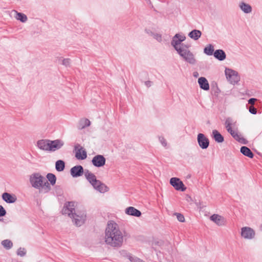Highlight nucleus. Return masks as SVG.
Listing matches in <instances>:
<instances>
[{"label": "nucleus", "instance_id": "obj_25", "mask_svg": "<svg viewBox=\"0 0 262 262\" xmlns=\"http://www.w3.org/2000/svg\"><path fill=\"white\" fill-rule=\"evenodd\" d=\"M202 35V32L198 30H193L188 34V36L194 40H198Z\"/></svg>", "mask_w": 262, "mask_h": 262}, {"label": "nucleus", "instance_id": "obj_9", "mask_svg": "<svg viewBox=\"0 0 262 262\" xmlns=\"http://www.w3.org/2000/svg\"><path fill=\"white\" fill-rule=\"evenodd\" d=\"M64 144V141L61 139L50 140V151L53 152L59 150L63 146Z\"/></svg>", "mask_w": 262, "mask_h": 262}, {"label": "nucleus", "instance_id": "obj_34", "mask_svg": "<svg viewBox=\"0 0 262 262\" xmlns=\"http://www.w3.org/2000/svg\"><path fill=\"white\" fill-rule=\"evenodd\" d=\"M152 37L159 42H161L162 41V34L159 33L155 32L154 34H153Z\"/></svg>", "mask_w": 262, "mask_h": 262}, {"label": "nucleus", "instance_id": "obj_43", "mask_svg": "<svg viewBox=\"0 0 262 262\" xmlns=\"http://www.w3.org/2000/svg\"><path fill=\"white\" fill-rule=\"evenodd\" d=\"M6 211L4 207L0 205V216H4L6 215Z\"/></svg>", "mask_w": 262, "mask_h": 262}, {"label": "nucleus", "instance_id": "obj_29", "mask_svg": "<svg viewBox=\"0 0 262 262\" xmlns=\"http://www.w3.org/2000/svg\"><path fill=\"white\" fill-rule=\"evenodd\" d=\"M65 167V163L63 161L59 160L56 162L55 168L57 171H62Z\"/></svg>", "mask_w": 262, "mask_h": 262}, {"label": "nucleus", "instance_id": "obj_7", "mask_svg": "<svg viewBox=\"0 0 262 262\" xmlns=\"http://www.w3.org/2000/svg\"><path fill=\"white\" fill-rule=\"evenodd\" d=\"M197 141L199 146L203 149H207L209 145V140L202 133H199L197 136Z\"/></svg>", "mask_w": 262, "mask_h": 262}, {"label": "nucleus", "instance_id": "obj_5", "mask_svg": "<svg viewBox=\"0 0 262 262\" xmlns=\"http://www.w3.org/2000/svg\"><path fill=\"white\" fill-rule=\"evenodd\" d=\"M225 73L227 79L231 84H234L239 81L240 78L236 71L230 69L226 68Z\"/></svg>", "mask_w": 262, "mask_h": 262}, {"label": "nucleus", "instance_id": "obj_44", "mask_svg": "<svg viewBox=\"0 0 262 262\" xmlns=\"http://www.w3.org/2000/svg\"><path fill=\"white\" fill-rule=\"evenodd\" d=\"M256 101V99L255 98H250L249 100H248V103L250 104H254L255 102Z\"/></svg>", "mask_w": 262, "mask_h": 262}, {"label": "nucleus", "instance_id": "obj_32", "mask_svg": "<svg viewBox=\"0 0 262 262\" xmlns=\"http://www.w3.org/2000/svg\"><path fill=\"white\" fill-rule=\"evenodd\" d=\"M47 178L48 182L49 181L50 183V185H54L55 184L56 178L54 174L51 173H48L47 176Z\"/></svg>", "mask_w": 262, "mask_h": 262}, {"label": "nucleus", "instance_id": "obj_4", "mask_svg": "<svg viewBox=\"0 0 262 262\" xmlns=\"http://www.w3.org/2000/svg\"><path fill=\"white\" fill-rule=\"evenodd\" d=\"M189 48L190 46L187 45L177 53L185 61L190 64L194 65L196 63L197 60L194 54L190 50Z\"/></svg>", "mask_w": 262, "mask_h": 262}, {"label": "nucleus", "instance_id": "obj_36", "mask_svg": "<svg viewBox=\"0 0 262 262\" xmlns=\"http://www.w3.org/2000/svg\"><path fill=\"white\" fill-rule=\"evenodd\" d=\"M159 140L162 145L165 147H167V143L166 140L163 136L159 137Z\"/></svg>", "mask_w": 262, "mask_h": 262}, {"label": "nucleus", "instance_id": "obj_3", "mask_svg": "<svg viewBox=\"0 0 262 262\" xmlns=\"http://www.w3.org/2000/svg\"><path fill=\"white\" fill-rule=\"evenodd\" d=\"M29 181L32 187L37 189L40 193H48L51 189L47 180L39 173L31 174Z\"/></svg>", "mask_w": 262, "mask_h": 262}, {"label": "nucleus", "instance_id": "obj_42", "mask_svg": "<svg viewBox=\"0 0 262 262\" xmlns=\"http://www.w3.org/2000/svg\"><path fill=\"white\" fill-rule=\"evenodd\" d=\"M249 112L252 114H256L257 113V110L253 106H250L249 108Z\"/></svg>", "mask_w": 262, "mask_h": 262}, {"label": "nucleus", "instance_id": "obj_22", "mask_svg": "<svg viewBox=\"0 0 262 262\" xmlns=\"http://www.w3.org/2000/svg\"><path fill=\"white\" fill-rule=\"evenodd\" d=\"M198 83L202 89L205 91H207L209 89V84L207 80L205 77H201L199 78Z\"/></svg>", "mask_w": 262, "mask_h": 262}, {"label": "nucleus", "instance_id": "obj_45", "mask_svg": "<svg viewBox=\"0 0 262 262\" xmlns=\"http://www.w3.org/2000/svg\"><path fill=\"white\" fill-rule=\"evenodd\" d=\"M145 84L147 86L149 87L151 85V82L150 81H146L145 82Z\"/></svg>", "mask_w": 262, "mask_h": 262}, {"label": "nucleus", "instance_id": "obj_37", "mask_svg": "<svg viewBox=\"0 0 262 262\" xmlns=\"http://www.w3.org/2000/svg\"><path fill=\"white\" fill-rule=\"evenodd\" d=\"M26 253V251L25 248H19L17 251V254L20 256H24Z\"/></svg>", "mask_w": 262, "mask_h": 262}, {"label": "nucleus", "instance_id": "obj_24", "mask_svg": "<svg viewBox=\"0 0 262 262\" xmlns=\"http://www.w3.org/2000/svg\"><path fill=\"white\" fill-rule=\"evenodd\" d=\"M214 56L215 58L220 61H223L226 59V55L225 52L223 50L219 49L216 50L214 52Z\"/></svg>", "mask_w": 262, "mask_h": 262}, {"label": "nucleus", "instance_id": "obj_12", "mask_svg": "<svg viewBox=\"0 0 262 262\" xmlns=\"http://www.w3.org/2000/svg\"><path fill=\"white\" fill-rule=\"evenodd\" d=\"M105 158L103 156L98 155L94 156L92 160V164L96 167H100L105 164Z\"/></svg>", "mask_w": 262, "mask_h": 262}, {"label": "nucleus", "instance_id": "obj_1", "mask_svg": "<svg viewBox=\"0 0 262 262\" xmlns=\"http://www.w3.org/2000/svg\"><path fill=\"white\" fill-rule=\"evenodd\" d=\"M125 237V232L121 230L119 225L113 221L108 222L104 233V242L107 246L114 248H120Z\"/></svg>", "mask_w": 262, "mask_h": 262}, {"label": "nucleus", "instance_id": "obj_11", "mask_svg": "<svg viewBox=\"0 0 262 262\" xmlns=\"http://www.w3.org/2000/svg\"><path fill=\"white\" fill-rule=\"evenodd\" d=\"M210 220L219 226H224L226 225V220L222 216L214 214L210 217Z\"/></svg>", "mask_w": 262, "mask_h": 262}, {"label": "nucleus", "instance_id": "obj_26", "mask_svg": "<svg viewBox=\"0 0 262 262\" xmlns=\"http://www.w3.org/2000/svg\"><path fill=\"white\" fill-rule=\"evenodd\" d=\"M91 122L89 119L86 118L82 119L79 122L78 128L79 129H82L86 127L89 126Z\"/></svg>", "mask_w": 262, "mask_h": 262}, {"label": "nucleus", "instance_id": "obj_2", "mask_svg": "<svg viewBox=\"0 0 262 262\" xmlns=\"http://www.w3.org/2000/svg\"><path fill=\"white\" fill-rule=\"evenodd\" d=\"M76 205L75 202H69L65 205L62 211L63 214H67L72 219L76 226H81L86 220V213L84 210L76 209Z\"/></svg>", "mask_w": 262, "mask_h": 262}, {"label": "nucleus", "instance_id": "obj_28", "mask_svg": "<svg viewBox=\"0 0 262 262\" xmlns=\"http://www.w3.org/2000/svg\"><path fill=\"white\" fill-rule=\"evenodd\" d=\"M232 136V137L236 140L242 142L244 139L241 137V135L238 134L237 130L232 129L231 131L228 132Z\"/></svg>", "mask_w": 262, "mask_h": 262}, {"label": "nucleus", "instance_id": "obj_13", "mask_svg": "<svg viewBox=\"0 0 262 262\" xmlns=\"http://www.w3.org/2000/svg\"><path fill=\"white\" fill-rule=\"evenodd\" d=\"M36 146L40 150L50 151V140H39L36 142Z\"/></svg>", "mask_w": 262, "mask_h": 262}, {"label": "nucleus", "instance_id": "obj_21", "mask_svg": "<svg viewBox=\"0 0 262 262\" xmlns=\"http://www.w3.org/2000/svg\"><path fill=\"white\" fill-rule=\"evenodd\" d=\"M239 8L244 13H250L252 11V7L248 4L241 2L238 4Z\"/></svg>", "mask_w": 262, "mask_h": 262}, {"label": "nucleus", "instance_id": "obj_27", "mask_svg": "<svg viewBox=\"0 0 262 262\" xmlns=\"http://www.w3.org/2000/svg\"><path fill=\"white\" fill-rule=\"evenodd\" d=\"M241 152L245 156L252 158L254 156L251 150L246 146H242L241 148Z\"/></svg>", "mask_w": 262, "mask_h": 262}, {"label": "nucleus", "instance_id": "obj_19", "mask_svg": "<svg viewBox=\"0 0 262 262\" xmlns=\"http://www.w3.org/2000/svg\"><path fill=\"white\" fill-rule=\"evenodd\" d=\"M2 198L4 201L8 203H13L17 200L15 195L7 192H5L2 194Z\"/></svg>", "mask_w": 262, "mask_h": 262}, {"label": "nucleus", "instance_id": "obj_16", "mask_svg": "<svg viewBox=\"0 0 262 262\" xmlns=\"http://www.w3.org/2000/svg\"><path fill=\"white\" fill-rule=\"evenodd\" d=\"M11 14L13 15L14 17L21 21V23H26L28 20L27 15L23 13L18 12L15 10H13L11 11Z\"/></svg>", "mask_w": 262, "mask_h": 262}, {"label": "nucleus", "instance_id": "obj_23", "mask_svg": "<svg viewBox=\"0 0 262 262\" xmlns=\"http://www.w3.org/2000/svg\"><path fill=\"white\" fill-rule=\"evenodd\" d=\"M212 136L217 143H222L224 140L223 136L216 129L212 130Z\"/></svg>", "mask_w": 262, "mask_h": 262}, {"label": "nucleus", "instance_id": "obj_40", "mask_svg": "<svg viewBox=\"0 0 262 262\" xmlns=\"http://www.w3.org/2000/svg\"><path fill=\"white\" fill-rule=\"evenodd\" d=\"M145 32L148 34L149 36H153V34L155 33V32L150 28H146L145 29Z\"/></svg>", "mask_w": 262, "mask_h": 262}, {"label": "nucleus", "instance_id": "obj_6", "mask_svg": "<svg viewBox=\"0 0 262 262\" xmlns=\"http://www.w3.org/2000/svg\"><path fill=\"white\" fill-rule=\"evenodd\" d=\"M240 234L242 238L247 240H251L255 237V232L251 227L246 226L241 228Z\"/></svg>", "mask_w": 262, "mask_h": 262}, {"label": "nucleus", "instance_id": "obj_17", "mask_svg": "<svg viewBox=\"0 0 262 262\" xmlns=\"http://www.w3.org/2000/svg\"><path fill=\"white\" fill-rule=\"evenodd\" d=\"M85 177L86 180L89 182V183L93 186L96 183H97L99 180H97L96 177L94 174L90 172L89 170L85 171L84 172Z\"/></svg>", "mask_w": 262, "mask_h": 262}, {"label": "nucleus", "instance_id": "obj_39", "mask_svg": "<svg viewBox=\"0 0 262 262\" xmlns=\"http://www.w3.org/2000/svg\"><path fill=\"white\" fill-rule=\"evenodd\" d=\"M175 215H176L177 219L179 221L181 222H184L185 221V218L183 215L180 213H176Z\"/></svg>", "mask_w": 262, "mask_h": 262}, {"label": "nucleus", "instance_id": "obj_31", "mask_svg": "<svg viewBox=\"0 0 262 262\" xmlns=\"http://www.w3.org/2000/svg\"><path fill=\"white\" fill-rule=\"evenodd\" d=\"M232 125V119L231 118H227L225 122V127L228 132L231 131Z\"/></svg>", "mask_w": 262, "mask_h": 262}, {"label": "nucleus", "instance_id": "obj_20", "mask_svg": "<svg viewBox=\"0 0 262 262\" xmlns=\"http://www.w3.org/2000/svg\"><path fill=\"white\" fill-rule=\"evenodd\" d=\"M126 214L136 217H139L141 215V212L139 210L134 207H128L125 210Z\"/></svg>", "mask_w": 262, "mask_h": 262}, {"label": "nucleus", "instance_id": "obj_30", "mask_svg": "<svg viewBox=\"0 0 262 262\" xmlns=\"http://www.w3.org/2000/svg\"><path fill=\"white\" fill-rule=\"evenodd\" d=\"M2 246L6 249H10L13 246L12 242L9 239H5L2 242Z\"/></svg>", "mask_w": 262, "mask_h": 262}, {"label": "nucleus", "instance_id": "obj_33", "mask_svg": "<svg viewBox=\"0 0 262 262\" xmlns=\"http://www.w3.org/2000/svg\"><path fill=\"white\" fill-rule=\"evenodd\" d=\"M213 51V47L210 44L206 47L204 49V52L208 55H212Z\"/></svg>", "mask_w": 262, "mask_h": 262}, {"label": "nucleus", "instance_id": "obj_14", "mask_svg": "<svg viewBox=\"0 0 262 262\" xmlns=\"http://www.w3.org/2000/svg\"><path fill=\"white\" fill-rule=\"evenodd\" d=\"M70 172L73 177H78L83 174V168L81 165L75 166L71 169Z\"/></svg>", "mask_w": 262, "mask_h": 262}, {"label": "nucleus", "instance_id": "obj_8", "mask_svg": "<svg viewBox=\"0 0 262 262\" xmlns=\"http://www.w3.org/2000/svg\"><path fill=\"white\" fill-rule=\"evenodd\" d=\"M170 184L177 190L184 191L186 189L182 181L177 178H171L170 180Z\"/></svg>", "mask_w": 262, "mask_h": 262}, {"label": "nucleus", "instance_id": "obj_10", "mask_svg": "<svg viewBox=\"0 0 262 262\" xmlns=\"http://www.w3.org/2000/svg\"><path fill=\"white\" fill-rule=\"evenodd\" d=\"M75 149L76 151L75 157L78 160H84L86 158V151L80 144H76Z\"/></svg>", "mask_w": 262, "mask_h": 262}, {"label": "nucleus", "instance_id": "obj_41", "mask_svg": "<svg viewBox=\"0 0 262 262\" xmlns=\"http://www.w3.org/2000/svg\"><path fill=\"white\" fill-rule=\"evenodd\" d=\"M62 64L66 67H69L70 65V60L69 58L63 59L62 61Z\"/></svg>", "mask_w": 262, "mask_h": 262}, {"label": "nucleus", "instance_id": "obj_35", "mask_svg": "<svg viewBox=\"0 0 262 262\" xmlns=\"http://www.w3.org/2000/svg\"><path fill=\"white\" fill-rule=\"evenodd\" d=\"M173 37L175 38V39H177V40H179L181 41H183L186 39V37L185 35L180 34H176Z\"/></svg>", "mask_w": 262, "mask_h": 262}, {"label": "nucleus", "instance_id": "obj_15", "mask_svg": "<svg viewBox=\"0 0 262 262\" xmlns=\"http://www.w3.org/2000/svg\"><path fill=\"white\" fill-rule=\"evenodd\" d=\"M93 187L95 190L100 193H105L109 190V188L100 181L97 182Z\"/></svg>", "mask_w": 262, "mask_h": 262}, {"label": "nucleus", "instance_id": "obj_18", "mask_svg": "<svg viewBox=\"0 0 262 262\" xmlns=\"http://www.w3.org/2000/svg\"><path fill=\"white\" fill-rule=\"evenodd\" d=\"M171 44L173 46L174 49L177 51V52H178L181 49L187 46V45H185L183 43H182V41H180L179 40L175 39V38L173 37L172 38Z\"/></svg>", "mask_w": 262, "mask_h": 262}, {"label": "nucleus", "instance_id": "obj_46", "mask_svg": "<svg viewBox=\"0 0 262 262\" xmlns=\"http://www.w3.org/2000/svg\"><path fill=\"white\" fill-rule=\"evenodd\" d=\"M193 76L195 77V78H197L199 76V74L198 72H194L193 73Z\"/></svg>", "mask_w": 262, "mask_h": 262}, {"label": "nucleus", "instance_id": "obj_38", "mask_svg": "<svg viewBox=\"0 0 262 262\" xmlns=\"http://www.w3.org/2000/svg\"><path fill=\"white\" fill-rule=\"evenodd\" d=\"M129 259L131 262H145L144 260L140 259L139 258L135 256H131L129 257Z\"/></svg>", "mask_w": 262, "mask_h": 262}]
</instances>
